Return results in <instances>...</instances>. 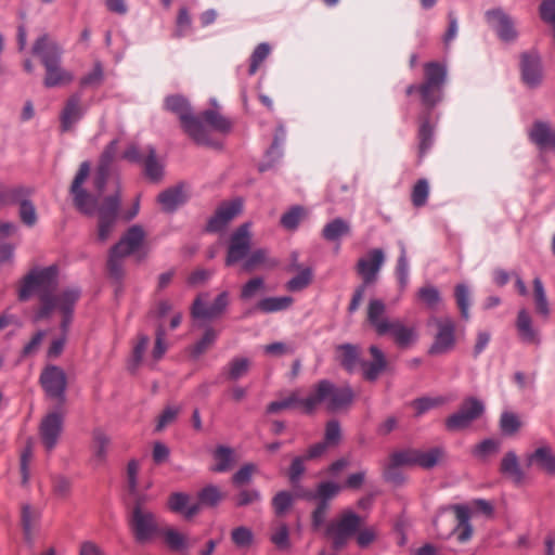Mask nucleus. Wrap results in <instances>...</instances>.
<instances>
[{
  "label": "nucleus",
  "mask_w": 555,
  "mask_h": 555,
  "mask_svg": "<svg viewBox=\"0 0 555 555\" xmlns=\"http://www.w3.org/2000/svg\"><path fill=\"white\" fill-rule=\"evenodd\" d=\"M446 78L447 70L441 64L429 62L424 65V81L417 87L423 105L433 108L441 101Z\"/></svg>",
  "instance_id": "8"
},
{
  "label": "nucleus",
  "mask_w": 555,
  "mask_h": 555,
  "mask_svg": "<svg viewBox=\"0 0 555 555\" xmlns=\"http://www.w3.org/2000/svg\"><path fill=\"white\" fill-rule=\"evenodd\" d=\"M389 461L398 467L416 465V449L395 452L390 455Z\"/></svg>",
  "instance_id": "63"
},
{
  "label": "nucleus",
  "mask_w": 555,
  "mask_h": 555,
  "mask_svg": "<svg viewBox=\"0 0 555 555\" xmlns=\"http://www.w3.org/2000/svg\"><path fill=\"white\" fill-rule=\"evenodd\" d=\"M83 116L81 106V98L79 94L70 95L61 113V130L63 132L69 131L73 126L78 122Z\"/></svg>",
  "instance_id": "23"
},
{
  "label": "nucleus",
  "mask_w": 555,
  "mask_h": 555,
  "mask_svg": "<svg viewBox=\"0 0 555 555\" xmlns=\"http://www.w3.org/2000/svg\"><path fill=\"white\" fill-rule=\"evenodd\" d=\"M270 46L268 43H260L254 50L250 56V64L248 68V75L253 76L257 73L259 66L270 54Z\"/></svg>",
  "instance_id": "58"
},
{
  "label": "nucleus",
  "mask_w": 555,
  "mask_h": 555,
  "mask_svg": "<svg viewBox=\"0 0 555 555\" xmlns=\"http://www.w3.org/2000/svg\"><path fill=\"white\" fill-rule=\"evenodd\" d=\"M144 232L138 225L131 227L119 242L111 249L107 270L112 278L120 280L124 275L122 258L134 253L142 244Z\"/></svg>",
  "instance_id": "7"
},
{
  "label": "nucleus",
  "mask_w": 555,
  "mask_h": 555,
  "mask_svg": "<svg viewBox=\"0 0 555 555\" xmlns=\"http://www.w3.org/2000/svg\"><path fill=\"white\" fill-rule=\"evenodd\" d=\"M242 204L237 199L221 204L215 215L209 219L207 231L219 232L223 230L227 224L240 214Z\"/></svg>",
  "instance_id": "21"
},
{
  "label": "nucleus",
  "mask_w": 555,
  "mask_h": 555,
  "mask_svg": "<svg viewBox=\"0 0 555 555\" xmlns=\"http://www.w3.org/2000/svg\"><path fill=\"white\" fill-rule=\"evenodd\" d=\"M145 496L133 499L129 514L130 530L139 543H144L157 537L164 522L145 506Z\"/></svg>",
  "instance_id": "6"
},
{
  "label": "nucleus",
  "mask_w": 555,
  "mask_h": 555,
  "mask_svg": "<svg viewBox=\"0 0 555 555\" xmlns=\"http://www.w3.org/2000/svg\"><path fill=\"white\" fill-rule=\"evenodd\" d=\"M443 454V450L438 447L426 451L416 449V465L426 469L431 468L442 459Z\"/></svg>",
  "instance_id": "45"
},
{
  "label": "nucleus",
  "mask_w": 555,
  "mask_h": 555,
  "mask_svg": "<svg viewBox=\"0 0 555 555\" xmlns=\"http://www.w3.org/2000/svg\"><path fill=\"white\" fill-rule=\"evenodd\" d=\"M218 337V332L212 327H207L199 340L190 347V353L197 359L212 347Z\"/></svg>",
  "instance_id": "44"
},
{
  "label": "nucleus",
  "mask_w": 555,
  "mask_h": 555,
  "mask_svg": "<svg viewBox=\"0 0 555 555\" xmlns=\"http://www.w3.org/2000/svg\"><path fill=\"white\" fill-rule=\"evenodd\" d=\"M25 185L10 186L0 182V206L15 205L17 197L24 192Z\"/></svg>",
  "instance_id": "54"
},
{
  "label": "nucleus",
  "mask_w": 555,
  "mask_h": 555,
  "mask_svg": "<svg viewBox=\"0 0 555 555\" xmlns=\"http://www.w3.org/2000/svg\"><path fill=\"white\" fill-rule=\"evenodd\" d=\"M417 296L430 309H434L441 300L439 291L433 285L421 287Z\"/></svg>",
  "instance_id": "62"
},
{
  "label": "nucleus",
  "mask_w": 555,
  "mask_h": 555,
  "mask_svg": "<svg viewBox=\"0 0 555 555\" xmlns=\"http://www.w3.org/2000/svg\"><path fill=\"white\" fill-rule=\"evenodd\" d=\"M502 441L499 438H488L476 444L472 454L474 457L481 462L488 461L490 457L496 455L501 450Z\"/></svg>",
  "instance_id": "36"
},
{
  "label": "nucleus",
  "mask_w": 555,
  "mask_h": 555,
  "mask_svg": "<svg viewBox=\"0 0 555 555\" xmlns=\"http://www.w3.org/2000/svg\"><path fill=\"white\" fill-rule=\"evenodd\" d=\"M529 465L537 466L550 476H555V455L548 449L540 448L528 457Z\"/></svg>",
  "instance_id": "33"
},
{
  "label": "nucleus",
  "mask_w": 555,
  "mask_h": 555,
  "mask_svg": "<svg viewBox=\"0 0 555 555\" xmlns=\"http://www.w3.org/2000/svg\"><path fill=\"white\" fill-rule=\"evenodd\" d=\"M482 402L474 397L463 401L457 412L446 420L448 430L456 431L467 428L475 420L483 413Z\"/></svg>",
  "instance_id": "13"
},
{
  "label": "nucleus",
  "mask_w": 555,
  "mask_h": 555,
  "mask_svg": "<svg viewBox=\"0 0 555 555\" xmlns=\"http://www.w3.org/2000/svg\"><path fill=\"white\" fill-rule=\"evenodd\" d=\"M485 16L489 26L496 31L501 40L508 42L516 39L517 34L513 23L501 9L489 10Z\"/></svg>",
  "instance_id": "20"
},
{
  "label": "nucleus",
  "mask_w": 555,
  "mask_h": 555,
  "mask_svg": "<svg viewBox=\"0 0 555 555\" xmlns=\"http://www.w3.org/2000/svg\"><path fill=\"white\" fill-rule=\"evenodd\" d=\"M232 453L233 452L230 448L219 446L214 452L216 464L212 470L218 473L227 472L231 467Z\"/></svg>",
  "instance_id": "52"
},
{
  "label": "nucleus",
  "mask_w": 555,
  "mask_h": 555,
  "mask_svg": "<svg viewBox=\"0 0 555 555\" xmlns=\"http://www.w3.org/2000/svg\"><path fill=\"white\" fill-rule=\"evenodd\" d=\"M165 108L175 113L181 122L183 131L197 144L212 145L206 126L192 114L186 99L181 95H170L165 100Z\"/></svg>",
  "instance_id": "5"
},
{
  "label": "nucleus",
  "mask_w": 555,
  "mask_h": 555,
  "mask_svg": "<svg viewBox=\"0 0 555 555\" xmlns=\"http://www.w3.org/2000/svg\"><path fill=\"white\" fill-rule=\"evenodd\" d=\"M202 124H206L217 132L227 133L231 130L232 122L216 109H206L197 116Z\"/></svg>",
  "instance_id": "34"
},
{
  "label": "nucleus",
  "mask_w": 555,
  "mask_h": 555,
  "mask_svg": "<svg viewBox=\"0 0 555 555\" xmlns=\"http://www.w3.org/2000/svg\"><path fill=\"white\" fill-rule=\"evenodd\" d=\"M418 153L423 157L433 144L434 129L428 117L422 119L418 129Z\"/></svg>",
  "instance_id": "46"
},
{
  "label": "nucleus",
  "mask_w": 555,
  "mask_h": 555,
  "mask_svg": "<svg viewBox=\"0 0 555 555\" xmlns=\"http://www.w3.org/2000/svg\"><path fill=\"white\" fill-rule=\"evenodd\" d=\"M266 291L264 280L260 276L248 280L241 289V299L249 300Z\"/></svg>",
  "instance_id": "51"
},
{
  "label": "nucleus",
  "mask_w": 555,
  "mask_h": 555,
  "mask_svg": "<svg viewBox=\"0 0 555 555\" xmlns=\"http://www.w3.org/2000/svg\"><path fill=\"white\" fill-rule=\"evenodd\" d=\"M312 280V272L310 269L306 268L301 270L296 276L291 279L287 282V289L291 292H299L306 288Z\"/></svg>",
  "instance_id": "64"
},
{
  "label": "nucleus",
  "mask_w": 555,
  "mask_h": 555,
  "mask_svg": "<svg viewBox=\"0 0 555 555\" xmlns=\"http://www.w3.org/2000/svg\"><path fill=\"white\" fill-rule=\"evenodd\" d=\"M208 294H199L191 307V315L197 320H215L221 317L229 306V293L221 292L212 304H207Z\"/></svg>",
  "instance_id": "11"
},
{
  "label": "nucleus",
  "mask_w": 555,
  "mask_h": 555,
  "mask_svg": "<svg viewBox=\"0 0 555 555\" xmlns=\"http://www.w3.org/2000/svg\"><path fill=\"white\" fill-rule=\"evenodd\" d=\"M385 262V254L380 248L371 249L365 257L357 262V272L364 284H372L376 281L377 274Z\"/></svg>",
  "instance_id": "18"
},
{
  "label": "nucleus",
  "mask_w": 555,
  "mask_h": 555,
  "mask_svg": "<svg viewBox=\"0 0 555 555\" xmlns=\"http://www.w3.org/2000/svg\"><path fill=\"white\" fill-rule=\"evenodd\" d=\"M31 52L44 68L42 82L46 88L64 87L74 80V74L62 65L63 49L48 35L36 39Z\"/></svg>",
  "instance_id": "2"
},
{
  "label": "nucleus",
  "mask_w": 555,
  "mask_h": 555,
  "mask_svg": "<svg viewBox=\"0 0 555 555\" xmlns=\"http://www.w3.org/2000/svg\"><path fill=\"white\" fill-rule=\"evenodd\" d=\"M41 513L38 508L24 504L21 512V520L24 530L25 538L31 539L33 531L40 519Z\"/></svg>",
  "instance_id": "42"
},
{
  "label": "nucleus",
  "mask_w": 555,
  "mask_h": 555,
  "mask_svg": "<svg viewBox=\"0 0 555 555\" xmlns=\"http://www.w3.org/2000/svg\"><path fill=\"white\" fill-rule=\"evenodd\" d=\"M145 175L153 181H157L163 176V166L156 159V152L153 147L149 149V155L144 159Z\"/></svg>",
  "instance_id": "53"
},
{
  "label": "nucleus",
  "mask_w": 555,
  "mask_h": 555,
  "mask_svg": "<svg viewBox=\"0 0 555 555\" xmlns=\"http://www.w3.org/2000/svg\"><path fill=\"white\" fill-rule=\"evenodd\" d=\"M453 511L455 513L456 526L453 529V533L461 543L467 542L473 535V527L469 522L472 512L481 513L483 515H491L493 507L490 502L478 499L470 503V507L466 505H454Z\"/></svg>",
  "instance_id": "9"
},
{
  "label": "nucleus",
  "mask_w": 555,
  "mask_h": 555,
  "mask_svg": "<svg viewBox=\"0 0 555 555\" xmlns=\"http://www.w3.org/2000/svg\"><path fill=\"white\" fill-rule=\"evenodd\" d=\"M56 285L57 268L49 266L30 270L23 278L18 287V299L21 301H26L31 295L38 294L40 307L37 311V319H47L53 312H59L62 317L61 330L63 336L51 343L48 350V356L51 358L59 357L63 351L74 308L80 298V291L77 287H66L55 293Z\"/></svg>",
  "instance_id": "1"
},
{
  "label": "nucleus",
  "mask_w": 555,
  "mask_h": 555,
  "mask_svg": "<svg viewBox=\"0 0 555 555\" xmlns=\"http://www.w3.org/2000/svg\"><path fill=\"white\" fill-rule=\"evenodd\" d=\"M223 498L224 494L220 491L218 487L209 485L198 492L196 503H199V508L202 506L212 507L216 506Z\"/></svg>",
  "instance_id": "48"
},
{
  "label": "nucleus",
  "mask_w": 555,
  "mask_h": 555,
  "mask_svg": "<svg viewBox=\"0 0 555 555\" xmlns=\"http://www.w3.org/2000/svg\"><path fill=\"white\" fill-rule=\"evenodd\" d=\"M431 322L437 328L430 346V354H443L451 351L455 345V322L450 317L434 318Z\"/></svg>",
  "instance_id": "15"
},
{
  "label": "nucleus",
  "mask_w": 555,
  "mask_h": 555,
  "mask_svg": "<svg viewBox=\"0 0 555 555\" xmlns=\"http://www.w3.org/2000/svg\"><path fill=\"white\" fill-rule=\"evenodd\" d=\"M270 541L279 550H288L291 547L289 529L286 524L281 522L274 528Z\"/></svg>",
  "instance_id": "56"
},
{
  "label": "nucleus",
  "mask_w": 555,
  "mask_h": 555,
  "mask_svg": "<svg viewBox=\"0 0 555 555\" xmlns=\"http://www.w3.org/2000/svg\"><path fill=\"white\" fill-rule=\"evenodd\" d=\"M370 353L372 356V361H362L360 366L364 378L372 382L375 380L385 370L387 362L383 351L378 347L371 346Z\"/></svg>",
  "instance_id": "28"
},
{
  "label": "nucleus",
  "mask_w": 555,
  "mask_h": 555,
  "mask_svg": "<svg viewBox=\"0 0 555 555\" xmlns=\"http://www.w3.org/2000/svg\"><path fill=\"white\" fill-rule=\"evenodd\" d=\"M361 525L360 517L353 512H345L338 519L331 521L325 533L333 541L335 550L341 548Z\"/></svg>",
  "instance_id": "10"
},
{
  "label": "nucleus",
  "mask_w": 555,
  "mask_h": 555,
  "mask_svg": "<svg viewBox=\"0 0 555 555\" xmlns=\"http://www.w3.org/2000/svg\"><path fill=\"white\" fill-rule=\"evenodd\" d=\"M522 343L538 345L540 343L539 331L533 327L529 313L522 310Z\"/></svg>",
  "instance_id": "59"
},
{
  "label": "nucleus",
  "mask_w": 555,
  "mask_h": 555,
  "mask_svg": "<svg viewBox=\"0 0 555 555\" xmlns=\"http://www.w3.org/2000/svg\"><path fill=\"white\" fill-rule=\"evenodd\" d=\"M168 507L173 513L182 514L191 519L199 512V503L191 502V496L183 492L171 493L168 498Z\"/></svg>",
  "instance_id": "26"
},
{
  "label": "nucleus",
  "mask_w": 555,
  "mask_h": 555,
  "mask_svg": "<svg viewBox=\"0 0 555 555\" xmlns=\"http://www.w3.org/2000/svg\"><path fill=\"white\" fill-rule=\"evenodd\" d=\"M337 358L344 369L349 372L354 371L361 361L359 358V350L356 346L350 344L340 345L337 347Z\"/></svg>",
  "instance_id": "35"
},
{
  "label": "nucleus",
  "mask_w": 555,
  "mask_h": 555,
  "mask_svg": "<svg viewBox=\"0 0 555 555\" xmlns=\"http://www.w3.org/2000/svg\"><path fill=\"white\" fill-rule=\"evenodd\" d=\"M63 426V416L59 412L49 413L40 424L39 433L44 448L51 451L57 443Z\"/></svg>",
  "instance_id": "19"
},
{
  "label": "nucleus",
  "mask_w": 555,
  "mask_h": 555,
  "mask_svg": "<svg viewBox=\"0 0 555 555\" xmlns=\"http://www.w3.org/2000/svg\"><path fill=\"white\" fill-rule=\"evenodd\" d=\"M250 224H241L231 235L225 264L232 266L247 257L251 246Z\"/></svg>",
  "instance_id": "16"
},
{
  "label": "nucleus",
  "mask_w": 555,
  "mask_h": 555,
  "mask_svg": "<svg viewBox=\"0 0 555 555\" xmlns=\"http://www.w3.org/2000/svg\"><path fill=\"white\" fill-rule=\"evenodd\" d=\"M34 189L26 186L24 192L17 197L15 204L18 205V217L26 227H34L38 221V214L34 203L30 201Z\"/></svg>",
  "instance_id": "25"
},
{
  "label": "nucleus",
  "mask_w": 555,
  "mask_h": 555,
  "mask_svg": "<svg viewBox=\"0 0 555 555\" xmlns=\"http://www.w3.org/2000/svg\"><path fill=\"white\" fill-rule=\"evenodd\" d=\"M500 473L505 478L513 480L515 483L520 482L519 463L515 452H507L503 456L500 465Z\"/></svg>",
  "instance_id": "41"
},
{
  "label": "nucleus",
  "mask_w": 555,
  "mask_h": 555,
  "mask_svg": "<svg viewBox=\"0 0 555 555\" xmlns=\"http://www.w3.org/2000/svg\"><path fill=\"white\" fill-rule=\"evenodd\" d=\"M292 304L293 298L288 296L267 297L257 302L256 309L263 313H272L286 310L292 306Z\"/></svg>",
  "instance_id": "40"
},
{
  "label": "nucleus",
  "mask_w": 555,
  "mask_h": 555,
  "mask_svg": "<svg viewBox=\"0 0 555 555\" xmlns=\"http://www.w3.org/2000/svg\"><path fill=\"white\" fill-rule=\"evenodd\" d=\"M192 18L186 8H180L176 21L173 36L176 38L184 37L191 29Z\"/></svg>",
  "instance_id": "60"
},
{
  "label": "nucleus",
  "mask_w": 555,
  "mask_h": 555,
  "mask_svg": "<svg viewBox=\"0 0 555 555\" xmlns=\"http://www.w3.org/2000/svg\"><path fill=\"white\" fill-rule=\"evenodd\" d=\"M120 204L119 193L106 196L98 208V240L105 242L112 234Z\"/></svg>",
  "instance_id": "14"
},
{
  "label": "nucleus",
  "mask_w": 555,
  "mask_h": 555,
  "mask_svg": "<svg viewBox=\"0 0 555 555\" xmlns=\"http://www.w3.org/2000/svg\"><path fill=\"white\" fill-rule=\"evenodd\" d=\"M305 398H301L299 390L292 391L287 397L272 401L267 406L268 414H278L283 410L292 409L298 406L302 410V401Z\"/></svg>",
  "instance_id": "38"
},
{
  "label": "nucleus",
  "mask_w": 555,
  "mask_h": 555,
  "mask_svg": "<svg viewBox=\"0 0 555 555\" xmlns=\"http://www.w3.org/2000/svg\"><path fill=\"white\" fill-rule=\"evenodd\" d=\"M111 443L109 436L102 428H94L92 431V461L95 464H102L107 454V448Z\"/></svg>",
  "instance_id": "32"
},
{
  "label": "nucleus",
  "mask_w": 555,
  "mask_h": 555,
  "mask_svg": "<svg viewBox=\"0 0 555 555\" xmlns=\"http://www.w3.org/2000/svg\"><path fill=\"white\" fill-rule=\"evenodd\" d=\"M158 202L165 210L171 211L185 202V194L181 186L171 188L158 195Z\"/></svg>",
  "instance_id": "39"
},
{
  "label": "nucleus",
  "mask_w": 555,
  "mask_h": 555,
  "mask_svg": "<svg viewBox=\"0 0 555 555\" xmlns=\"http://www.w3.org/2000/svg\"><path fill=\"white\" fill-rule=\"evenodd\" d=\"M353 391L348 386H337L328 379L314 384L302 401V412L312 414L320 406L327 412H337L349 406L353 400Z\"/></svg>",
  "instance_id": "3"
},
{
  "label": "nucleus",
  "mask_w": 555,
  "mask_h": 555,
  "mask_svg": "<svg viewBox=\"0 0 555 555\" xmlns=\"http://www.w3.org/2000/svg\"><path fill=\"white\" fill-rule=\"evenodd\" d=\"M40 383L47 395L63 403L67 385L65 372L55 365L47 366L40 375Z\"/></svg>",
  "instance_id": "17"
},
{
  "label": "nucleus",
  "mask_w": 555,
  "mask_h": 555,
  "mask_svg": "<svg viewBox=\"0 0 555 555\" xmlns=\"http://www.w3.org/2000/svg\"><path fill=\"white\" fill-rule=\"evenodd\" d=\"M306 211L300 206H294L281 217V224L287 230H295L304 219Z\"/></svg>",
  "instance_id": "55"
},
{
  "label": "nucleus",
  "mask_w": 555,
  "mask_h": 555,
  "mask_svg": "<svg viewBox=\"0 0 555 555\" xmlns=\"http://www.w3.org/2000/svg\"><path fill=\"white\" fill-rule=\"evenodd\" d=\"M532 300L535 312L542 318L547 319L550 315V304L544 285L539 278L533 280Z\"/></svg>",
  "instance_id": "37"
},
{
  "label": "nucleus",
  "mask_w": 555,
  "mask_h": 555,
  "mask_svg": "<svg viewBox=\"0 0 555 555\" xmlns=\"http://www.w3.org/2000/svg\"><path fill=\"white\" fill-rule=\"evenodd\" d=\"M456 306L464 320L469 319L470 292L467 285L457 284L454 288Z\"/></svg>",
  "instance_id": "49"
},
{
  "label": "nucleus",
  "mask_w": 555,
  "mask_h": 555,
  "mask_svg": "<svg viewBox=\"0 0 555 555\" xmlns=\"http://www.w3.org/2000/svg\"><path fill=\"white\" fill-rule=\"evenodd\" d=\"M429 185L427 180L420 179L412 189L411 201L413 206L423 207L427 203Z\"/></svg>",
  "instance_id": "57"
},
{
  "label": "nucleus",
  "mask_w": 555,
  "mask_h": 555,
  "mask_svg": "<svg viewBox=\"0 0 555 555\" xmlns=\"http://www.w3.org/2000/svg\"><path fill=\"white\" fill-rule=\"evenodd\" d=\"M285 135L286 133L283 127L276 128L273 142L270 149L267 151V158L269 163L260 165V171L269 169L272 166V164L279 160V158L282 156L281 145L285 140Z\"/></svg>",
  "instance_id": "43"
},
{
  "label": "nucleus",
  "mask_w": 555,
  "mask_h": 555,
  "mask_svg": "<svg viewBox=\"0 0 555 555\" xmlns=\"http://www.w3.org/2000/svg\"><path fill=\"white\" fill-rule=\"evenodd\" d=\"M294 503V495L288 491H280L272 500V506L278 516H282Z\"/></svg>",
  "instance_id": "61"
},
{
  "label": "nucleus",
  "mask_w": 555,
  "mask_h": 555,
  "mask_svg": "<svg viewBox=\"0 0 555 555\" xmlns=\"http://www.w3.org/2000/svg\"><path fill=\"white\" fill-rule=\"evenodd\" d=\"M150 345V337L145 334L138 335V341L133 346L132 356L129 363V369L134 371L141 364L143 356Z\"/></svg>",
  "instance_id": "50"
},
{
  "label": "nucleus",
  "mask_w": 555,
  "mask_h": 555,
  "mask_svg": "<svg viewBox=\"0 0 555 555\" xmlns=\"http://www.w3.org/2000/svg\"><path fill=\"white\" fill-rule=\"evenodd\" d=\"M530 140L540 149H553L555 151V129L548 124L537 121L529 131Z\"/></svg>",
  "instance_id": "27"
},
{
  "label": "nucleus",
  "mask_w": 555,
  "mask_h": 555,
  "mask_svg": "<svg viewBox=\"0 0 555 555\" xmlns=\"http://www.w3.org/2000/svg\"><path fill=\"white\" fill-rule=\"evenodd\" d=\"M351 233V225L343 218H335L322 229V237L328 242H335Z\"/></svg>",
  "instance_id": "31"
},
{
  "label": "nucleus",
  "mask_w": 555,
  "mask_h": 555,
  "mask_svg": "<svg viewBox=\"0 0 555 555\" xmlns=\"http://www.w3.org/2000/svg\"><path fill=\"white\" fill-rule=\"evenodd\" d=\"M386 305L380 299H372L367 307V321L379 336L391 334L399 347L409 346L414 337L413 327L405 326L400 320H389L385 317Z\"/></svg>",
  "instance_id": "4"
},
{
  "label": "nucleus",
  "mask_w": 555,
  "mask_h": 555,
  "mask_svg": "<svg viewBox=\"0 0 555 555\" xmlns=\"http://www.w3.org/2000/svg\"><path fill=\"white\" fill-rule=\"evenodd\" d=\"M117 152V141H112L102 153L96 173L93 180L94 188L102 192L109 176L111 164Z\"/></svg>",
  "instance_id": "24"
},
{
  "label": "nucleus",
  "mask_w": 555,
  "mask_h": 555,
  "mask_svg": "<svg viewBox=\"0 0 555 555\" xmlns=\"http://www.w3.org/2000/svg\"><path fill=\"white\" fill-rule=\"evenodd\" d=\"M157 537L162 538L167 547L172 552H182L189 547V538L173 527L163 525Z\"/></svg>",
  "instance_id": "29"
},
{
  "label": "nucleus",
  "mask_w": 555,
  "mask_h": 555,
  "mask_svg": "<svg viewBox=\"0 0 555 555\" xmlns=\"http://www.w3.org/2000/svg\"><path fill=\"white\" fill-rule=\"evenodd\" d=\"M253 362L245 357H234L222 367V375L227 380L236 382L245 377L250 371Z\"/></svg>",
  "instance_id": "30"
},
{
  "label": "nucleus",
  "mask_w": 555,
  "mask_h": 555,
  "mask_svg": "<svg viewBox=\"0 0 555 555\" xmlns=\"http://www.w3.org/2000/svg\"><path fill=\"white\" fill-rule=\"evenodd\" d=\"M340 489L341 487L335 482L324 481L318 485L315 493H309L307 498L328 503L339 493Z\"/></svg>",
  "instance_id": "47"
},
{
  "label": "nucleus",
  "mask_w": 555,
  "mask_h": 555,
  "mask_svg": "<svg viewBox=\"0 0 555 555\" xmlns=\"http://www.w3.org/2000/svg\"><path fill=\"white\" fill-rule=\"evenodd\" d=\"M89 173V163H81L70 185V194L73 195L76 208L79 211L91 216L95 211V198L82 188V184L86 182Z\"/></svg>",
  "instance_id": "12"
},
{
  "label": "nucleus",
  "mask_w": 555,
  "mask_h": 555,
  "mask_svg": "<svg viewBox=\"0 0 555 555\" xmlns=\"http://www.w3.org/2000/svg\"><path fill=\"white\" fill-rule=\"evenodd\" d=\"M544 78L543 66L537 54L522 55V82L529 88H538Z\"/></svg>",
  "instance_id": "22"
}]
</instances>
